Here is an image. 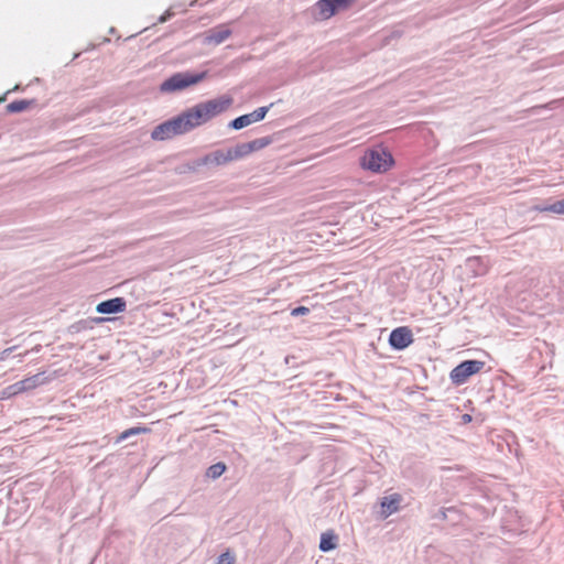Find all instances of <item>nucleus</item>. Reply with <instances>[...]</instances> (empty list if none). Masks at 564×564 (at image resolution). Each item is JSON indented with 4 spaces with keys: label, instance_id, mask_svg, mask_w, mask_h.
<instances>
[{
    "label": "nucleus",
    "instance_id": "nucleus-17",
    "mask_svg": "<svg viewBox=\"0 0 564 564\" xmlns=\"http://www.w3.org/2000/svg\"><path fill=\"white\" fill-rule=\"evenodd\" d=\"M151 432V429L150 427H147V426H133V427H130L123 432H121L117 438H116V443H121L128 438H130L131 436H135V435H140V434H145V433H150Z\"/></svg>",
    "mask_w": 564,
    "mask_h": 564
},
{
    "label": "nucleus",
    "instance_id": "nucleus-25",
    "mask_svg": "<svg viewBox=\"0 0 564 564\" xmlns=\"http://www.w3.org/2000/svg\"><path fill=\"white\" fill-rule=\"evenodd\" d=\"M455 511V508H443L438 510V514L436 516L441 520H445L447 518V512Z\"/></svg>",
    "mask_w": 564,
    "mask_h": 564
},
{
    "label": "nucleus",
    "instance_id": "nucleus-14",
    "mask_svg": "<svg viewBox=\"0 0 564 564\" xmlns=\"http://www.w3.org/2000/svg\"><path fill=\"white\" fill-rule=\"evenodd\" d=\"M203 161H204V163H215L217 165H221V164L228 163L232 160L230 156V152L227 149L226 151H221V150L214 151L213 153L205 155Z\"/></svg>",
    "mask_w": 564,
    "mask_h": 564
},
{
    "label": "nucleus",
    "instance_id": "nucleus-12",
    "mask_svg": "<svg viewBox=\"0 0 564 564\" xmlns=\"http://www.w3.org/2000/svg\"><path fill=\"white\" fill-rule=\"evenodd\" d=\"M402 497L399 494H392L390 496L383 497L380 506H381V516L383 518H388L399 510L400 502Z\"/></svg>",
    "mask_w": 564,
    "mask_h": 564
},
{
    "label": "nucleus",
    "instance_id": "nucleus-5",
    "mask_svg": "<svg viewBox=\"0 0 564 564\" xmlns=\"http://www.w3.org/2000/svg\"><path fill=\"white\" fill-rule=\"evenodd\" d=\"M485 361L468 359L459 362L449 372L452 383L456 386L464 384L471 376L478 373L484 367Z\"/></svg>",
    "mask_w": 564,
    "mask_h": 564
},
{
    "label": "nucleus",
    "instance_id": "nucleus-7",
    "mask_svg": "<svg viewBox=\"0 0 564 564\" xmlns=\"http://www.w3.org/2000/svg\"><path fill=\"white\" fill-rule=\"evenodd\" d=\"M43 383L42 373L34 375L32 377L20 380L15 383L8 386L3 392L2 398H11L19 393L35 389Z\"/></svg>",
    "mask_w": 564,
    "mask_h": 564
},
{
    "label": "nucleus",
    "instance_id": "nucleus-18",
    "mask_svg": "<svg viewBox=\"0 0 564 564\" xmlns=\"http://www.w3.org/2000/svg\"><path fill=\"white\" fill-rule=\"evenodd\" d=\"M536 209L541 213H553V214L564 215V198L556 200L552 204L538 206Z\"/></svg>",
    "mask_w": 564,
    "mask_h": 564
},
{
    "label": "nucleus",
    "instance_id": "nucleus-32",
    "mask_svg": "<svg viewBox=\"0 0 564 564\" xmlns=\"http://www.w3.org/2000/svg\"><path fill=\"white\" fill-rule=\"evenodd\" d=\"M109 32L113 34L116 32V29L115 28H110Z\"/></svg>",
    "mask_w": 564,
    "mask_h": 564
},
{
    "label": "nucleus",
    "instance_id": "nucleus-2",
    "mask_svg": "<svg viewBox=\"0 0 564 564\" xmlns=\"http://www.w3.org/2000/svg\"><path fill=\"white\" fill-rule=\"evenodd\" d=\"M207 76V72H178L171 75L160 85L161 93H176L184 90L193 85H196L204 80Z\"/></svg>",
    "mask_w": 564,
    "mask_h": 564
},
{
    "label": "nucleus",
    "instance_id": "nucleus-19",
    "mask_svg": "<svg viewBox=\"0 0 564 564\" xmlns=\"http://www.w3.org/2000/svg\"><path fill=\"white\" fill-rule=\"evenodd\" d=\"M231 160H239L250 154L248 142L238 143L232 148H229Z\"/></svg>",
    "mask_w": 564,
    "mask_h": 564
},
{
    "label": "nucleus",
    "instance_id": "nucleus-23",
    "mask_svg": "<svg viewBox=\"0 0 564 564\" xmlns=\"http://www.w3.org/2000/svg\"><path fill=\"white\" fill-rule=\"evenodd\" d=\"M308 313H310V308L308 307H306V306H297V307H294L291 311V316H293V317L304 316V315H307Z\"/></svg>",
    "mask_w": 564,
    "mask_h": 564
},
{
    "label": "nucleus",
    "instance_id": "nucleus-28",
    "mask_svg": "<svg viewBox=\"0 0 564 564\" xmlns=\"http://www.w3.org/2000/svg\"><path fill=\"white\" fill-rule=\"evenodd\" d=\"M15 347H10L0 352V361L4 360Z\"/></svg>",
    "mask_w": 564,
    "mask_h": 564
},
{
    "label": "nucleus",
    "instance_id": "nucleus-16",
    "mask_svg": "<svg viewBox=\"0 0 564 564\" xmlns=\"http://www.w3.org/2000/svg\"><path fill=\"white\" fill-rule=\"evenodd\" d=\"M35 102H36L35 99H18V100L11 101L7 106V111L10 113L22 112V111L26 110L28 108H30V106L35 105Z\"/></svg>",
    "mask_w": 564,
    "mask_h": 564
},
{
    "label": "nucleus",
    "instance_id": "nucleus-22",
    "mask_svg": "<svg viewBox=\"0 0 564 564\" xmlns=\"http://www.w3.org/2000/svg\"><path fill=\"white\" fill-rule=\"evenodd\" d=\"M234 563V556L227 551L225 553H221L217 562L215 564H232Z\"/></svg>",
    "mask_w": 564,
    "mask_h": 564
},
{
    "label": "nucleus",
    "instance_id": "nucleus-30",
    "mask_svg": "<svg viewBox=\"0 0 564 564\" xmlns=\"http://www.w3.org/2000/svg\"><path fill=\"white\" fill-rule=\"evenodd\" d=\"M481 263V259L480 258H469L468 259V265L470 268H474L475 264H480Z\"/></svg>",
    "mask_w": 564,
    "mask_h": 564
},
{
    "label": "nucleus",
    "instance_id": "nucleus-3",
    "mask_svg": "<svg viewBox=\"0 0 564 564\" xmlns=\"http://www.w3.org/2000/svg\"><path fill=\"white\" fill-rule=\"evenodd\" d=\"M393 163L394 160L391 153L383 149L369 150L360 160V165L365 170H369L375 173L387 172Z\"/></svg>",
    "mask_w": 564,
    "mask_h": 564
},
{
    "label": "nucleus",
    "instance_id": "nucleus-6",
    "mask_svg": "<svg viewBox=\"0 0 564 564\" xmlns=\"http://www.w3.org/2000/svg\"><path fill=\"white\" fill-rule=\"evenodd\" d=\"M355 0H318L313 7V15L327 20L339 11L348 9Z\"/></svg>",
    "mask_w": 564,
    "mask_h": 564
},
{
    "label": "nucleus",
    "instance_id": "nucleus-1",
    "mask_svg": "<svg viewBox=\"0 0 564 564\" xmlns=\"http://www.w3.org/2000/svg\"><path fill=\"white\" fill-rule=\"evenodd\" d=\"M231 102L232 99L230 97L221 96L198 102L181 112L184 121L186 122L188 132L224 112Z\"/></svg>",
    "mask_w": 564,
    "mask_h": 564
},
{
    "label": "nucleus",
    "instance_id": "nucleus-27",
    "mask_svg": "<svg viewBox=\"0 0 564 564\" xmlns=\"http://www.w3.org/2000/svg\"><path fill=\"white\" fill-rule=\"evenodd\" d=\"M474 268H477L475 269V274L476 275H482L486 273V268L480 264H475Z\"/></svg>",
    "mask_w": 564,
    "mask_h": 564
},
{
    "label": "nucleus",
    "instance_id": "nucleus-24",
    "mask_svg": "<svg viewBox=\"0 0 564 564\" xmlns=\"http://www.w3.org/2000/svg\"><path fill=\"white\" fill-rule=\"evenodd\" d=\"M174 15V13L171 11V9L166 10L159 19H158V22L159 23H165L166 21H169L172 17Z\"/></svg>",
    "mask_w": 564,
    "mask_h": 564
},
{
    "label": "nucleus",
    "instance_id": "nucleus-26",
    "mask_svg": "<svg viewBox=\"0 0 564 564\" xmlns=\"http://www.w3.org/2000/svg\"><path fill=\"white\" fill-rule=\"evenodd\" d=\"M558 295H560V300L564 303V275L561 278V281H560Z\"/></svg>",
    "mask_w": 564,
    "mask_h": 564
},
{
    "label": "nucleus",
    "instance_id": "nucleus-9",
    "mask_svg": "<svg viewBox=\"0 0 564 564\" xmlns=\"http://www.w3.org/2000/svg\"><path fill=\"white\" fill-rule=\"evenodd\" d=\"M389 345L394 350H403L413 343V334L406 326L394 328L389 335Z\"/></svg>",
    "mask_w": 564,
    "mask_h": 564
},
{
    "label": "nucleus",
    "instance_id": "nucleus-4",
    "mask_svg": "<svg viewBox=\"0 0 564 564\" xmlns=\"http://www.w3.org/2000/svg\"><path fill=\"white\" fill-rule=\"evenodd\" d=\"M187 132L186 122L184 121L182 113H180L156 126L151 132V138L153 140L163 141Z\"/></svg>",
    "mask_w": 564,
    "mask_h": 564
},
{
    "label": "nucleus",
    "instance_id": "nucleus-20",
    "mask_svg": "<svg viewBox=\"0 0 564 564\" xmlns=\"http://www.w3.org/2000/svg\"><path fill=\"white\" fill-rule=\"evenodd\" d=\"M226 464L223 462H218L207 468L206 476L212 479H217L226 471Z\"/></svg>",
    "mask_w": 564,
    "mask_h": 564
},
{
    "label": "nucleus",
    "instance_id": "nucleus-8",
    "mask_svg": "<svg viewBox=\"0 0 564 564\" xmlns=\"http://www.w3.org/2000/svg\"><path fill=\"white\" fill-rule=\"evenodd\" d=\"M271 106L272 105L259 107L258 109H256L254 111H252L250 113L241 115V116L232 119L228 123V128H230L232 130H240V129H243V128L250 126L251 123L259 122V121L263 120Z\"/></svg>",
    "mask_w": 564,
    "mask_h": 564
},
{
    "label": "nucleus",
    "instance_id": "nucleus-11",
    "mask_svg": "<svg viewBox=\"0 0 564 564\" xmlns=\"http://www.w3.org/2000/svg\"><path fill=\"white\" fill-rule=\"evenodd\" d=\"M127 308V301L123 297H113L97 304L96 312L104 315L119 314Z\"/></svg>",
    "mask_w": 564,
    "mask_h": 564
},
{
    "label": "nucleus",
    "instance_id": "nucleus-29",
    "mask_svg": "<svg viewBox=\"0 0 564 564\" xmlns=\"http://www.w3.org/2000/svg\"><path fill=\"white\" fill-rule=\"evenodd\" d=\"M471 420H473V416H471L470 414H468V413H465V414H463V415L460 416V422H462L463 424L470 423V422H471Z\"/></svg>",
    "mask_w": 564,
    "mask_h": 564
},
{
    "label": "nucleus",
    "instance_id": "nucleus-15",
    "mask_svg": "<svg viewBox=\"0 0 564 564\" xmlns=\"http://www.w3.org/2000/svg\"><path fill=\"white\" fill-rule=\"evenodd\" d=\"M105 318L96 317L90 319H80L68 327L70 334H78L80 332L91 329L95 323L105 322Z\"/></svg>",
    "mask_w": 564,
    "mask_h": 564
},
{
    "label": "nucleus",
    "instance_id": "nucleus-13",
    "mask_svg": "<svg viewBox=\"0 0 564 564\" xmlns=\"http://www.w3.org/2000/svg\"><path fill=\"white\" fill-rule=\"evenodd\" d=\"M338 536L333 530H328L321 534L319 550L324 553L330 552L337 547Z\"/></svg>",
    "mask_w": 564,
    "mask_h": 564
},
{
    "label": "nucleus",
    "instance_id": "nucleus-21",
    "mask_svg": "<svg viewBox=\"0 0 564 564\" xmlns=\"http://www.w3.org/2000/svg\"><path fill=\"white\" fill-rule=\"evenodd\" d=\"M272 141L273 140L271 137H263V138H259V139L249 141L248 142L249 151H250V153H252L254 151H259V150L270 145L272 143Z\"/></svg>",
    "mask_w": 564,
    "mask_h": 564
},
{
    "label": "nucleus",
    "instance_id": "nucleus-10",
    "mask_svg": "<svg viewBox=\"0 0 564 564\" xmlns=\"http://www.w3.org/2000/svg\"><path fill=\"white\" fill-rule=\"evenodd\" d=\"M231 30L229 29L228 24H219L216 25L207 31H205L202 36V43L204 45H214L217 46L221 43H224L230 35Z\"/></svg>",
    "mask_w": 564,
    "mask_h": 564
},
{
    "label": "nucleus",
    "instance_id": "nucleus-31",
    "mask_svg": "<svg viewBox=\"0 0 564 564\" xmlns=\"http://www.w3.org/2000/svg\"><path fill=\"white\" fill-rule=\"evenodd\" d=\"M21 90V87L19 85H17L14 88H13V91H20Z\"/></svg>",
    "mask_w": 564,
    "mask_h": 564
}]
</instances>
